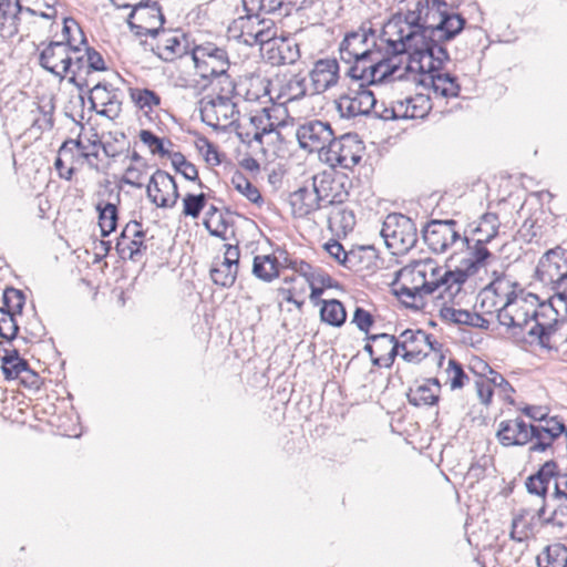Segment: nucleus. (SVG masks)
<instances>
[{
  "label": "nucleus",
  "mask_w": 567,
  "mask_h": 567,
  "mask_svg": "<svg viewBox=\"0 0 567 567\" xmlns=\"http://www.w3.org/2000/svg\"><path fill=\"white\" fill-rule=\"evenodd\" d=\"M558 318L551 319L550 322H542L540 319L536 323H534L530 329L527 330V336L530 338L533 343H537L539 347L544 349H551L550 347V338L557 331L558 328Z\"/></svg>",
  "instance_id": "33"
},
{
  "label": "nucleus",
  "mask_w": 567,
  "mask_h": 567,
  "mask_svg": "<svg viewBox=\"0 0 567 567\" xmlns=\"http://www.w3.org/2000/svg\"><path fill=\"white\" fill-rule=\"evenodd\" d=\"M486 380L491 386H495L501 391L506 401L509 403L514 402L511 395L515 392V389L501 373L494 370Z\"/></svg>",
  "instance_id": "53"
},
{
  "label": "nucleus",
  "mask_w": 567,
  "mask_h": 567,
  "mask_svg": "<svg viewBox=\"0 0 567 567\" xmlns=\"http://www.w3.org/2000/svg\"><path fill=\"white\" fill-rule=\"evenodd\" d=\"M449 373H452L450 379L451 390L462 389L466 382L470 380L468 375L464 371L463 364L458 362L456 359L449 360V367L446 369Z\"/></svg>",
  "instance_id": "50"
},
{
  "label": "nucleus",
  "mask_w": 567,
  "mask_h": 567,
  "mask_svg": "<svg viewBox=\"0 0 567 567\" xmlns=\"http://www.w3.org/2000/svg\"><path fill=\"white\" fill-rule=\"evenodd\" d=\"M454 219H431L422 229L424 243L433 252H443L461 238Z\"/></svg>",
  "instance_id": "16"
},
{
  "label": "nucleus",
  "mask_w": 567,
  "mask_h": 567,
  "mask_svg": "<svg viewBox=\"0 0 567 567\" xmlns=\"http://www.w3.org/2000/svg\"><path fill=\"white\" fill-rule=\"evenodd\" d=\"M102 106L96 114L114 120L120 116L122 112V100L120 97L121 90L114 87L111 83L99 82L92 87L85 89Z\"/></svg>",
  "instance_id": "18"
},
{
  "label": "nucleus",
  "mask_w": 567,
  "mask_h": 567,
  "mask_svg": "<svg viewBox=\"0 0 567 567\" xmlns=\"http://www.w3.org/2000/svg\"><path fill=\"white\" fill-rule=\"evenodd\" d=\"M512 420H504L499 423L496 436L503 446H517L516 443H512L513 436L516 431Z\"/></svg>",
  "instance_id": "57"
},
{
  "label": "nucleus",
  "mask_w": 567,
  "mask_h": 567,
  "mask_svg": "<svg viewBox=\"0 0 567 567\" xmlns=\"http://www.w3.org/2000/svg\"><path fill=\"white\" fill-rule=\"evenodd\" d=\"M258 24L262 25V28L258 29L256 32H248L247 34L252 38L254 44L268 45V48L274 47L275 40H278L280 35L277 34V28L275 23L270 20H258Z\"/></svg>",
  "instance_id": "44"
},
{
  "label": "nucleus",
  "mask_w": 567,
  "mask_h": 567,
  "mask_svg": "<svg viewBox=\"0 0 567 567\" xmlns=\"http://www.w3.org/2000/svg\"><path fill=\"white\" fill-rule=\"evenodd\" d=\"M289 205L296 218H305L311 213L324 208V204H322L319 197V192L316 190L312 184L310 186L303 185L290 193Z\"/></svg>",
  "instance_id": "19"
},
{
  "label": "nucleus",
  "mask_w": 567,
  "mask_h": 567,
  "mask_svg": "<svg viewBox=\"0 0 567 567\" xmlns=\"http://www.w3.org/2000/svg\"><path fill=\"white\" fill-rule=\"evenodd\" d=\"M237 274L238 268L223 261L214 264L210 268L213 282L223 288H230L236 281Z\"/></svg>",
  "instance_id": "39"
},
{
  "label": "nucleus",
  "mask_w": 567,
  "mask_h": 567,
  "mask_svg": "<svg viewBox=\"0 0 567 567\" xmlns=\"http://www.w3.org/2000/svg\"><path fill=\"white\" fill-rule=\"evenodd\" d=\"M515 425L516 434L513 436L512 443H516L517 446L526 445L533 441V436L537 434L536 424H527L522 417L512 420Z\"/></svg>",
  "instance_id": "47"
},
{
  "label": "nucleus",
  "mask_w": 567,
  "mask_h": 567,
  "mask_svg": "<svg viewBox=\"0 0 567 567\" xmlns=\"http://www.w3.org/2000/svg\"><path fill=\"white\" fill-rule=\"evenodd\" d=\"M131 97L140 109L152 110L161 104V96L151 89H131Z\"/></svg>",
  "instance_id": "48"
},
{
  "label": "nucleus",
  "mask_w": 567,
  "mask_h": 567,
  "mask_svg": "<svg viewBox=\"0 0 567 567\" xmlns=\"http://www.w3.org/2000/svg\"><path fill=\"white\" fill-rule=\"evenodd\" d=\"M2 303L3 306L0 307V338L11 343L19 338L20 327L16 316L22 315L25 295L20 289L7 287L2 293Z\"/></svg>",
  "instance_id": "9"
},
{
  "label": "nucleus",
  "mask_w": 567,
  "mask_h": 567,
  "mask_svg": "<svg viewBox=\"0 0 567 567\" xmlns=\"http://www.w3.org/2000/svg\"><path fill=\"white\" fill-rule=\"evenodd\" d=\"M373 47L377 48V51H372L370 59L361 60L359 58H353L352 62L344 63L347 66L344 74L351 80V82H359L365 85L369 74V64H371L373 55H378V53L382 52V44H379V39L373 40Z\"/></svg>",
  "instance_id": "30"
},
{
  "label": "nucleus",
  "mask_w": 567,
  "mask_h": 567,
  "mask_svg": "<svg viewBox=\"0 0 567 567\" xmlns=\"http://www.w3.org/2000/svg\"><path fill=\"white\" fill-rule=\"evenodd\" d=\"M320 319L322 322L334 328H340L346 323L347 311L340 300H320Z\"/></svg>",
  "instance_id": "31"
},
{
  "label": "nucleus",
  "mask_w": 567,
  "mask_h": 567,
  "mask_svg": "<svg viewBox=\"0 0 567 567\" xmlns=\"http://www.w3.org/2000/svg\"><path fill=\"white\" fill-rule=\"evenodd\" d=\"M406 396L409 403L416 408L423 405L433 406L440 401L439 393H435L434 390L425 383L417 385L415 389H410Z\"/></svg>",
  "instance_id": "38"
},
{
  "label": "nucleus",
  "mask_w": 567,
  "mask_h": 567,
  "mask_svg": "<svg viewBox=\"0 0 567 567\" xmlns=\"http://www.w3.org/2000/svg\"><path fill=\"white\" fill-rule=\"evenodd\" d=\"M516 310L519 311L520 327H517V329L512 332L513 341L520 347L533 344V341H530V338L527 336V333H524V330L529 322L534 321V323H536L538 319L545 318V313L538 310H533L529 312L523 308H517Z\"/></svg>",
  "instance_id": "37"
},
{
  "label": "nucleus",
  "mask_w": 567,
  "mask_h": 567,
  "mask_svg": "<svg viewBox=\"0 0 567 567\" xmlns=\"http://www.w3.org/2000/svg\"><path fill=\"white\" fill-rule=\"evenodd\" d=\"M534 277L545 286L567 287V249L561 246L548 249L539 258Z\"/></svg>",
  "instance_id": "12"
},
{
  "label": "nucleus",
  "mask_w": 567,
  "mask_h": 567,
  "mask_svg": "<svg viewBox=\"0 0 567 567\" xmlns=\"http://www.w3.org/2000/svg\"><path fill=\"white\" fill-rule=\"evenodd\" d=\"M68 41H50L39 54V64L42 69L51 74H58V68L61 60L68 52H72V48L66 44Z\"/></svg>",
  "instance_id": "27"
},
{
  "label": "nucleus",
  "mask_w": 567,
  "mask_h": 567,
  "mask_svg": "<svg viewBox=\"0 0 567 567\" xmlns=\"http://www.w3.org/2000/svg\"><path fill=\"white\" fill-rule=\"evenodd\" d=\"M190 49L192 48H189V43L185 34H182L181 37L169 35L163 43L162 61L172 62L176 56H182L188 52L190 53Z\"/></svg>",
  "instance_id": "35"
},
{
  "label": "nucleus",
  "mask_w": 567,
  "mask_h": 567,
  "mask_svg": "<svg viewBox=\"0 0 567 567\" xmlns=\"http://www.w3.org/2000/svg\"><path fill=\"white\" fill-rule=\"evenodd\" d=\"M375 38V31L365 24H362L358 30L346 33L343 40L339 45V56L342 63L352 62L353 58L370 59L372 51L377 48H368L369 38Z\"/></svg>",
  "instance_id": "17"
},
{
  "label": "nucleus",
  "mask_w": 567,
  "mask_h": 567,
  "mask_svg": "<svg viewBox=\"0 0 567 567\" xmlns=\"http://www.w3.org/2000/svg\"><path fill=\"white\" fill-rule=\"evenodd\" d=\"M121 192L122 187L118 186L115 194V202L100 200L95 205L102 237H107L116 230L118 223V205L121 204Z\"/></svg>",
  "instance_id": "26"
},
{
  "label": "nucleus",
  "mask_w": 567,
  "mask_h": 567,
  "mask_svg": "<svg viewBox=\"0 0 567 567\" xmlns=\"http://www.w3.org/2000/svg\"><path fill=\"white\" fill-rule=\"evenodd\" d=\"M144 176V171L137 166H128L125 174L121 177L120 183L133 186L135 188H142L143 183L141 179Z\"/></svg>",
  "instance_id": "59"
},
{
  "label": "nucleus",
  "mask_w": 567,
  "mask_h": 567,
  "mask_svg": "<svg viewBox=\"0 0 567 567\" xmlns=\"http://www.w3.org/2000/svg\"><path fill=\"white\" fill-rule=\"evenodd\" d=\"M296 137L300 148L324 156L336 135L329 122L312 120L297 128Z\"/></svg>",
  "instance_id": "13"
},
{
  "label": "nucleus",
  "mask_w": 567,
  "mask_h": 567,
  "mask_svg": "<svg viewBox=\"0 0 567 567\" xmlns=\"http://www.w3.org/2000/svg\"><path fill=\"white\" fill-rule=\"evenodd\" d=\"M442 271L443 268L432 259L417 261L412 274L421 278L422 282L414 287L401 285L394 289V293L405 308L412 310H422L425 307L424 298L436 291H439V299L451 302V296L447 291L450 282Z\"/></svg>",
  "instance_id": "2"
},
{
  "label": "nucleus",
  "mask_w": 567,
  "mask_h": 567,
  "mask_svg": "<svg viewBox=\"0 0 567 567\" xmlns=\"http://www.w3.org/2000/svg\"><path fill=\"white\" fill-rule=\"evenodd\" d=\"M208 195L205 193H188L183 198V214L192 218H198L207 204Z\"/></svg>",
  "instance_id": "46"
},
{
  "label": "nucleus",
  "mask_w": 567,
  "mask_h": 567,
  "mask_svg": "<svg viewBox=\"0 0 567 567\" xmlns=\"http://www.w3.org/2000/svg\"><path fill=\"white\" fill-rule=\"evenodd\" d=\"M199 115L200 120L208 126L216 127L217 124L212 121L209 112L214 113L216 107V100L213 97H203L199 102Z\"/></svg>",
  "instance_id": "61"
},
{
  "label": "nucleus",
  "mask_w": 567,
  "mask_h": 567,
  "mask_svg": "<svg viewBox=\"0 0 567 567\" xmlns=\"http://www.w3.org/2000/svg\"><path fill=\"white\" fill-rule=\"evenodd\" d=\"M55 97L51 96H42L38 104V111L42 114L43 118H37L33 123L34 126H38L42 131H50L54 126L53 114L55 111Z\"/></svg>",
  "instance_id": "43"
},
{
  "label": "nucleus",
  "mask_w": 567,
  "mask_h": 567,
  "mask_svg": "<svg viewBox=\"0 0 567 567\" xmlns=\"http://www.w3.org/2000/svg\"><path fill=\"white\" fill-rule=\"evenodd\" d=\"M252 275L264 281L271 282L279 277L276 258L269 255H256L252 259Z\"/></svg>",
  "instance_id": "32"
},
{
  "label": "nucleus",
  "mask_w": 567,
  "mask_h": 567,
  "mask_svg": "<svg viewBox=\"0 0 567 567\" xmlns=\"http://www.w3.org/2000/svg\"><path fill=\"white\" fill-rule=\"evenodd\" d=\"M558 475V463L555 460H548L543 463L538 470L527 476L525 480V488L528 494L546 499L549 494V484Z\"/></svg>",
  "instance_id": "20"
},
{
  "label": "nucleus",
  "mask_w": 567,
  "mask_h": 567,
  "mask_svg": "<svg viewBox=\"0 0 567 567\" xmlns=\"http://www.w3.org/2000/svg\"><path fill=\"white\" fill-rule=\"evenodd\" d=\"M536 517L542 526L553 527L559 538L567 539V496L550 493L543 499Z\"/></svg>",
  "instance_id": "14"
},
{
  "label": "nucleus",
  "mask_w": 567,
  "mask_h": 567,
  "mask_svg": "<svg viewBox=\"0 0 567 567\" xmlns=\"http://www.w3.org/2000/svg\"><path fill=\"white\" fill-rule=\"evenodd\" d=\"M538 567H566L567 546L560 543L547 545L536 557Z\"/></svg>",
  "instance_id": "29"
},
{
  "label": "nucleus",
  "mask_w": 567,
  "mask_h": 567,
  "mask_svg": "<svg viewBox=\"0 0 567 567\" xmlns=\"http://www.w3.org/2000/svg\"><path fill=\"white\" fill-rule=\"evenodd\" d=\"M334 104L341 118L371 116L372 110L375 107V95L369 86L359 82H350L347 91L339 95Z\"/></svg>",
  "instance_id": "8"
},
{
  "label": "nucleus",
  "mask_w": 567,
  "mask_h": 567,
  "mask_svg": "<svg viewBox=\"0 0 567 567\" xmlns=\"http://www.w3.org/2000/svg\"><path fill=\"white\" fill-rule=\"evenodd\" d=\"M166 19L162 7L157 1H145L138 3V25L159 24L164 25Z\"/></svg>",
  "instance_id": "36"
},
{
  "label": "nucleus",
  "mask_w": 567,
  "mask_h": 567,
  "mask_svg": "<svg viewBox=\"0 0 567 567\" xmlns=\"http://www.w3.org/2000/svg\"><path fill=\"white\" fill-rule=\"evenodd\" d=\"M1 371L4 375V379L8 381L16 380L22 372H28L30 373L32 381L28 382L27 380H22V383L38 388L37 383L39 375L33 370H31L29 362L23 358L12 362L11 364H8L7 367H1Z\"/></svg>",
  "instance_id": "41"
},
{
  "label": "nucleus",
  "mask_w": 567,
  "mask_h": 567,
  "mask_svg": "<svg viewBox=\"0 0 567 567\" xmlns=\"http://www.w3.org/2000/svg\"><path fill=\"white\" fill-rule=\"evenodd\" d=\"M355 226V215L341 205L332 206L328 215V227L337 236H347Z\"/></svg>",
  "instance_id": "28"
},
{
  "label": "nucleus",
  "mask_w": 567,
  "mask_h": 567,
  "mask_svg": "<svg viewBox=\"0 0 567 567\" xmlns=\"http://www.w3.org/2000/svg\"><path fill=\"white\" fill-rule=\"evenodd\" d=\"M363 150V142L357 133H344L340 137H334L324 153V159L332 167L338 165L352 168L360 163Z\"/></svg>",
  "instance_id": "10"
},
{
  "label": "nucleus",
  "mask_w": 567,
  "mask_h": 567,
  "mask_svg": "<svg viewBox=\"0 0 567 567\" xmlns=\"http://www.w3.org/2000/svg\"><path fill=\"white\" fill-rule=\"evenodd\" d=\"M24 332L25 336H21L20 340L24 343L33 342L34 340H41V338L45 334V327L38 318V316L34 315L33 319L27 322Z\"/></svg>",
  "instance_id": "52"
},
{
  "label": "nucleus",
  "mask_w": 567,
  "mask_h": 567,
  "mask_svg": "<svg viewBox=\"0 0 567 567\" xmlns=\"http://www.w3.org/2000/svg\"><path fill=\"white\" fill-rule=\"evenodd\" d=\"M199 143H204L206 150L204 151V158L208 164L218 166L221 164L223 154L218 151L217 145L209 141L206 136H199Z\"/></svg>",
  "instance_id": "58"
},
{
  "label": "nucleus",
  "mask_w": 567,
  "mask_h": 567,
  "mask_svg": "<svg viewBox=\"0 0 567 567\" xmlns=\"http://www.w3.org/2000/svg\"><path fill=\"white\" fill-rule=\"evenodd\" d=\"M497 320L499 324L507 327V329H512V332L520 327V317L518 310L509 311L506 306H503L497 311Z\"/></svg>",
  "instance_id": "55"
},
{
  "label": "nucleus",
  "mask_w": 567,
  "mask_h": 567,
  "mask_svg": "<svg viewBox=\"0 0 567 567\" xmlns=\"http://www.w3.org/2000/svg\"><path fill=\"white\" fill-rule=\"evenodd\" d=\"M112 141L99 142L103 153L111 158H116L130 152L131 144L123 132L109 133Z\"/></svg>",
  "instance_id": "40"
},
{
  "label": "nucleus",
  "mask_w": 567,
  "mask_h": 567,
  "mask_svg": "<svg viewBox=\"0 0 567 567\" xmlns=\"http://www.w3.org/2000/svg\"><path fill=\"white\" fill-rule=\"evenodd\" d=\"M271 255L276 258L277 268L279 271L281 268H288L292 270L293 266H296V260H298V258H292L290 254L280 246H277Z\"/></svg>",
  "instance_id": "62"
},
{
  "label": "nucleus",
  "mask_w": 567,
  "mask_h": 567,
  "mask_svg": "<svg viewBox=\"0 0 567 567\" xmlns=\"http://www.w3.org/2000/svg\"><path fill=\"white\" fill-rule=\"evenodd\" d=\"M74 55V70L72 75L69 76L68 82L73 84L80 93H83L89 87V75L90 71L85 68V51ZM81 104L84 105V96L80 94Z\"/></svg>",
  "instance_id": "34"
},
{
  "label": "nucleus",
  "mask_w": 567,
  "mask_h": 567,
  "mask_svg": "<svg viewBox=\"0 0 567 567\" xmlns=\"http://www.w3.org/2000/svg\"><path fill=\"white\" fill-rule=\"evenodd\" d=\"M351 323L355 324L361 332L368 334V332L374 326L375 319L370 311L363 307L358 306L354 309Z\"/></svg>",
  "instance_id": "51"
},
{
  "label": "nucleus",
  "mask_w": 567,
  "mask_h": 567,
  "mask_svg": "<svg viewBox=\"0 0 567 567\" xmlns=\"http://www.w3.org/2000/svg\"><path fill=\"white\" fill-rule=\"evenodd\" d=\"M447 303L451 302L444 300L443 306L440 309V318L443 321L457 326L478 328L481 330L489 329V321L485 319L481 313L471 312L464 309H455L454 307L447 306Z\"/></svg>",
  "instance_id": "24"
},
{
  "label": "nucleus",
  "mask_w": 567,
  "mask_h": 567,
  "mask_svg": "<svg viewBox=\"0 0 567 567\" xmlns=\"http://www.w3.org/2000/svg\"><path fill=\"white\" fill-rule=\"evenodd\" d=\"M76 29V31L81 35L80 44H86V37L80 27L79 22L73 17H65L63 19V28H62V40L68 41L66 44L69 48H72L73 54H78L81 52L80 45L75 44V39L72 35V30Z\"/></svg>",
  "instance_id": "45"
},
{
  "label": "nucleus",
  "mask_w": 567,
  "mask_h": 567,
  "mask_svg": "<svg viewBox=\"0 0 567 567\" xmlns=\"http://www.w3.org/2000/svg\"><path fill=\"white\" fill-rule=\"evenodd\" d=\"M85 45V68L90 71V74L93 72H102L106 71L107 66L105 61L100 52H97L94 48Z\"/></svg>",
  "instance_id": "54"
},
{
  "label": "nucleus",
  "mask_w": 567,
  "mask_h": 567,
  "mask_svg": "<svg viewBox=\"0 0 567 567\" xmlns=\"http://www.w3.org/2000/svg\"><path fill=\"white\" fill-rule=\"evenodd\" d=\"M555 299L556 298L553 295L548 299L542 300L538 295L533 293V292H528L527 296H526L525 301H527V300L536 301L537 306H538L537 310L538 311H543L545 313V318H546V317H548L547 311L553 312L556 317H558L560 315L559 309L554 303Z\"/></svg>",
  "instance_id": "60"
},
{
  "label": "nucleus",
  "mask_w": 567,
  "mask_h": 567,
  "mask_svg": "<svg viewBox=\"0 0 567 567\" xmlns=\"http://www.w3.org/2000/svg\"><path fill=\"white\" fill-rule=\"evenodd\" d=\"M274 47L267 49V59L272 65L293 64L300 58L299 44L290 35L280 34Z\"/></svg>",
  "instance_id": "23"
},
{
  "label": "nucleus",
  "mask_w": 567,
  "mask_h": 567,
  "mask_svg": "<svg viewBox=\"0 0 567 567\" xmlns=\"http://www.w3.org/2000/svg\"><path fill=\"white\" fill-rule=\"evenodd\" d=\"M340 66L337 59H320L310 72L313 93L320 94L338 83Z\"/></svg>",
  "instance_id": "21"
},
{
  "label": "nucleus",
  "mask_w": 567,
  "mask_h": 567,
  "mask_svg": "<svg viewBox=\"0 0 567 567\" xmlns=\"http://www.w3.org/2000/svg\"><path fill=\"white\" fill-rule=\"evenodd\" d=\"M380 235L386 247L393 249L395 255L408 252L417 243L415 223L400 213L389 214L385 217Z\"/></svg>",
  "instance_id": "6"
},
{
  "label": "nucleus",
  "mask_w": 567,
  "mask_h": 567,
  "mask_svg": "<svg viewBox=\"0 0 567 567\" xmlns=\"http://www.w3.org/2000/svg\"><path fill=\"white\" fill-rule=\"evenodd\" d=\"M342 266L355 274L367 275L374 272L378 266V255L373 247L360 246L348 251L342 258Z\"/></svg>",
  "instance_id": "22"
},
{
  "label": "nucleus",
  "mask_w": 567,
  "mask_h": 567,
  "mask_svg": "<svg viewBox=\"0 0 567 567\" xmlns=\"http://www.w3.org/2000/svg\"><path fill=\"white\" fill-rule=\"evenodd\" d=\"M492 464L493 457L491 455L483 454L471 464L468 475L476 481H480L485 477L486 470Z\"/></svg>",
  "instance_id": "56"
},
{
  "label": "nucleus",
  "mask_w": 567,
  "mask_h": 567,
  "mask_svg": "<svg viewBox=\"0 0 567 567\" xmlns=\"http://www.w3.org/2000/svg\"><path fill=\"white\" fill-rule=\"evenodd\" d=\"M391 40L394 41L395 37H391ZM379 44H382V52L373 55V60L369 64L367 86L388 82L400 70L403 56L408 61V52H393L390 35H385V25L379 35Z\"/></svg>",
  "instance_id": "7"
},
{
  "label": "nucleus",
  "mask_w": 567,
  "mask_h": 567,
  "mask_svg": "<svg viewBox=\"0 0 567 567\" xmlns=\"http://www.w3.org/2000/svg\"><path fill=\"white\" fill-rule=\"evenodd\" d=\"M393 52L409 56L437 54V60H450L446 42L454 40L466 27V19L454 11L445 0H408L404 14L395 13L384 24Z\"/></svg>",
  "instance_id": "1"
},
{
  "label": "nucleus",
  "mask_w": 567,
  "mask_h": 567,
  "mask_svg": "<svg viewBox=\"0 0 567 567\" xmlns=\"http://www.w3.org/2000/svg\"><path fill=\"white\" fill-rule=\"evenodd\" d=\"M175 172L181 174L185 179L189 182H196L198 187L207 188L206 185L199 179L198 169L192 162L187 161L185 166H181V168H175Z\"/></svg>",
  "instance_id": "64"
},
{
  "label": "nucleus",
  "mask_w": 567,
  "mask_h": 567,
  "mask_svg": "<svg viewBox=\"0 0 567 567\" xmlns=\"http://www.w3.org/2000/svg\"><path fill=\"white\" fill-rule=\"evenodd\" d=\"M138 136L141 142L150 148L153 155H159L161 157L169 155V150L165 144L172 146L173 143L171 140L159 137L150 130H141Z\"/></svg>",
  "instance_id": "42"
},
{
  "label": "nucleus",
  "mask_w": 567,
  "mask_h": 567,
  "mask_svg": "<svg viewBox=\"0 0 567 567\" xmlns=\"http://www.w3.org/2000/svg\"><path fill=\"white\" fill-rule=\"evenodd\" d=\"M565 431H567V425L558 416L549 417L546 426L537 425V434L533 436L535 442L529 446V452L547 451Z\"/></svg>",
  "instance_id": "25"
},
{
  "label": "nucleus",
  "mask_w": 567,
  "mask_h": 567,
  "mask_svg": "<svg viewBox=\"0 0 567 567\" xmlns=\"http://www.w3.org/2000/svg\"><path fill=\"white\" fill-rule=\"evenodd\" d=\"M405 102L409 105L410 118H422L432 109L430 97L423 94L406 97Z\"/></svg>",
  "instance_id": "49"
},
{
  "label": "nucleus",
  "mask_w": 567,
  "mask_h": 567,
  "mask_svg": "<svg viewBox=\"0 0 567 567\" xmlns=\"http://www.w3.org/2000/svg\"><path fill=\"white\" fill-rule=\"evenodd\" d=\"M190 56L199 76L207 81L204 89L216 78L229 76L230 62L226 49L219 48L213 42L194 44L190 49Z\"/></svg>",
  "instance_id": "5"
},
{
  "label": "nucleus",
  "mask_w": 567,
  "mask_h": 567,
  "mask_svg": "<svg viewBox=\"0 0 567 567\" xmlns=\"http://www.w3.org/2000/svg\"><path fill=\"white\" fill-rule=\"evenodd\" d=\"M146 195L156 207H173L179 198L175 178L167 172L157 168L146 186Z\"/></svg>",
  "instance_id": "15"
},
{
  "label": "nucleus",
  "mask_w": 567,
  "mask_h": 567,
  "mask_svg": "<svg viewBox=\"0 0 567 567\" xmlns=\"http://www.w3.org/2000/svg\"><path fill=\"white\" fill-rule=\"evenodd\" d=\"M437 54H421L409 56L405 65L406 72H417L420 74L419 83L429 86L432 91L442 97H457L461 92V85L456 75L449 72H442L443 65L447 60H437Z\"/></svg>",
  "instance_id": "3"
},
{
  "label": "nucleus",
  "mask_w": 567,
  "mask_h": 567,
  "mask_svg": "<svg viewBox=\"0 0 567 567\" xmlns=\"http://www.w3.org/2000/svg\"><path fill=\"white\" fill-rule=\"evenodd\" d=\"M312 186L319 192V197L326 208L341 205L348 200L351 182L346 174L324 171L312 177Z\"/></svg>",
  "instance_id": "11"
},
{
  "label": "nucleus",
  "mask_w": 567,
  "mask_h": 567,
  "mask_svg": "<svg viewBox=\"0 0 567 567\" xmlns=\"http://www.w3.org/2000/svg\"><path fill=\"white\" fill-rule=\"evenodd\" d=\"M237 192L257 206H261L264 204V198L259 189L250 181L245 182V185L238 188Z\"/></svg>",
  "instance_id": "63"
},
{
  "label": "nucleus",
  "mask_w": 567,
  "mask_h": 567,
  "mask_svg": "<svg viewBox=\"0 0 567 567\" xmlns=\"http://www.w3.org/2000/svg\"><path fill=\"white\" fill-rule=\"evenodd\" d=\"M463 243L466 245L467 249L471 250V257L464 258L461 261V267H456L455 269H447L442 271L450 282L447 287V291L451 296L452 305H461L460 295L463 291V285L466 282L468 277L475 275L481 267H483L487 259L492 257V252L486 248L484 243L476 239L474 245L471 246V240L468 237L463 238Z\"/></svg>",
  "instance_id": "4"
}]
</instances>
